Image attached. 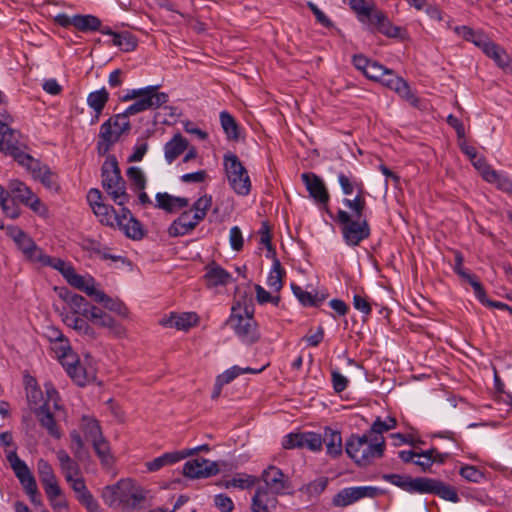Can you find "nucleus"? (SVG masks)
<instances>
[{
  "label": "nucleus",
  "instance_id": "nucleus-1",
  "mask_svg": "<svg viewBox=\"0 0 512 512\" xmlns=\"http://www.w3.org/2000/svg\"><path fill=\"white\" fill-rule=\"evenodd\" d=\"M338 183L344 195H352L353 199L343 198L346 210L338 209L334 222L338 224L344 243L349 247H357L371 235V227L365 215L366 199L364 183L349 169L337 172Z\"/></svg>",
  "mask_w": 512,
  "mask_h": 512
},
{
  "label": "nucleus",
  "instance_id": "nucleus-2",
  "mask_svg": "<svg viewBox=\"0 0 512 512\" xmlns=\"http://www.w3.org/2000/svg\"><path fill=\"white\" fill-rule=\"evenodd\" d=\"M385 440L383 436L370 437L367 433L363 435L351 434L345 442V451L356 465L368 466L376 458L384 455Z\"/></svg>",
  "mask_w": 512,
  "mask_h": 512
},
{
  "label": "nucleus",
  "instance_id": "nucleus-3",
  "mask_svg": "<svg viewBox=\"0 0 512 512\" xmlns=\"http://www.w3.org/2000/svg\"><path fill=\"white\" fill-rule=\"evenodd\" d=\"M254 305L251 301L237 300L231 307V314L226 321L240 340L247 344H253L260 339L258 325L254 319Z\"/></svg>",
  "mask_w": 512,
  "mask_h": 512
},
{
  "label": "nucleus",
  "instance_id": "nucleus-4",
  "mask_svg": "<svg viewBox=\"0 0 512 512\" xmlns=\"http://www.w3.org/2000/svg\"><path fill=\"white\" fill-rule=\"evenodd\" d=\"M158 85H150L139 89H129L125 94L119 96L121 102L135 100L125 111L126 114H138L147 110H155L166 104L169 95L158 91Z\"/></svg>",
  "mask_w": 512,
  "mask_h": 512
},
{
  "label": "nucleus",
  "instance_id": "nucleus-5",
  "mask_svg": "<svg viewBox=\"0 0 512 512\" xmlns=\"http://www.w3.org/2000/svg\"><path fill=\"white\" fill-rule=\"evenodd\" d=\"M133 115L126 114V111H124L111 116L101 125L99 140L96 146L99 155H106L123 134L129 133L131 130L129 117Z\"/></svg>",
  "mask_w": 512,
  "mask_h": 512
},
{
  "label": "nucleus",
  "instance_id": "nucleus-6",
  "mask_svg": "<svg viewBox=\"0 0 512 512\" xmlns=\"http://www.w3.org/2000/svg\"><path fill=\"white\" fill-rule=\"evenodd\" d=\"M102 186L117 205L129 201L125 181L121 176L118 161L114 155H108L101 168Z\"/></svg>",
  "mask_w": 512,
  "mask_h": 512
},
{
  "label": "nucleus",
  "instance_id": "nucleus-7",
  "mask_svg": "<svg viewBox=\"0 0 512 512\" xmlns=\"http://www.w3.org/2000/svg\"><path fill=\"white\" fill-rule=\"evenodd\" d=\"M223 165L231 189L239 196H247L251 191V180L247 169L236 154L227 152Z\"/></svg>",
  "mask_w": 512,
  "mask_h": 512
},
{
  "label": "nucleus",
  "instance_id": "nucleus-8",
  "mask_svg": "<svg viewBox=\"0 0 512 512\" xmlns=\"http://www.w3.org/2000/svg\"><path fill=\"white\" fill-rule=\"evenodd\" d=\"M7 459L31 502L40 504L41 499L37 483L27 464L15 452L10 453Z\"/></svg>",
  "mask_w": 512,
  "mask_h": 512
},
{
  "label": "nucleus",
  "instance_id": "nucleus-9",
  "mask_svg": "<svg viewBox=\"0 0 512 512\" xmlns=\"http://www.w3.org/2000/svg\"><path fill=\"white\" fill-rule=\"evenodd\" d=\"M27 149L28 146L22 134L0 121V153L15 160L23 150Z\"/></svg>",
  "mask_w": 512,
  "mask_h": 512
},
{
  "label": "nucleus",
  "instance_id": "nucleus-10",
  "mask_svg": "<svg viewBox=\"0 0 512 512\" xmlns=\"http://www.w3.org/2000/svg\"><path fill=\"white\" fill-rule=\"evenodd\" d=\"M302 181L309 193V196L316 204L322 206L327 215L334 220V215L328 207L330 194L323 179L313 172H305L301 175Z\"/></svg>",
  "mask_w": 512,
  "mask_h": 512
},
{
  "label": "nucleus",
  "instance_id": "nucleus-11",
  "mask_svg": "<svg viewBox=\"0 0 512 512\" xmlns=\"http://www.w3.org/2000/svg\"><path fill=\"white\" fill-rule=\"evenodd\" d=\"M284 449L307 448L313 452L322 450V435L312 431L287 434L282 441Z\"/></svg>",
  "mask_w": 512,
  "mask_h": 512
},
{
  "label": "nucleus",
  "instance_id": "nucleus-12",
  "mask_svg": "<svg viewBox=\"0 0 512 512\" xmlns=\"http://www.w3.org/2000/svg\"><path fill=\"white\" fill-rule=\"evenodd\" d=\"M378 489L372 486L347 487L341 489L332 499L335 507L349 506L362 498H373L377 495Z\"/></svg>",
  "mask_w": 512,
  "mask_h": 512
},
{
  "label": "nucleus",
  "instance_id": "nucleus-13",
  "mask_svg": "<svg viewBox=\"0 0 512 512\" xmlns=\"http://www.w3.org/2000/svg\"><path fill=\"white\" fill-rule=\"evenodd\" d=\"M218 473L217 462L204 458L189 460L183 466V475L190 479L208 478Z\"/></svg>",
  "mask_w": 512,
  "mask_h": 512
},
{
  "label": "nucleus",
  "instance_id": "nucleus-14",
  "mask_svg": "<svg viewBox=\"0 0 512 512\" xmlns=\"http://www.w3.org/2000/svg\"><path fill=\"white\" fill-rule=\"evenodd\" d=\"M261 480L265 483V487L263 488L272 496L284 494L289 488L288 478L282 470L276 466H269L263 470Z\"/></svg>",
  "mask_w": 512,
  "mask_h": 512
},
{
  "label": "nucleus",
  "instance_id": "nucleus-15",
  "mask_svg": "<svg viewBox=\"0 0 512 512\" xmlns=\"http://www.w3.org/2000/svg\"><path fill=\"white\" fill-rule=\"evenodd\" d=\"M420 494H433L453 503L460 501L457 490L453 486L434 478L424 477Z\"/></svg>",
  "mask_w": 512,
  "mask_h": 512
},
{
  "label": "nucleus",
  "instance_id": "nucleus-16",
  "mask_svg": "<svg viewBox=\"0 0 512 512\" xmlns=\"http://www.w3.org/2000/svg\"><path fill=\"white\" fill-rule=\"evenodd\" d=\"M378 81L387 88L394 90L400 97L404 98L412 105H418L419 99L411 91L409 84L392 70L386 69L385 75L383 78H379Z\"/></svg>",
  "mask_w": 512,
  "mask_h": 512
},
{
  "label": "nucleus",
  "instance_id": "nucleus-17",
  "mask_svg": "<svg viewBox=\"0 0 512 512\" xmlns=\"http://www.w3.org/2000/svg\"><path fill=\"white\" fill-rule=\"evenodd\" d=\"M12 194L14 199L19 200L25 206L31 208L34 212H39L41 200L32 190L22 181L14 179L8 184V195Z\"/></svg>",
  "mask_w": 512,
  "mask_h": 512
},
{
  "label": "nucleus",
  "instance_id": "nucleus-18",
  "mask_svg": "<svg viewBox=\"0 0 512 512\" xmlns=\"http://www.w3.org/2000/svg\"><path fill=\"white\" fill-rule=\"evenodd\" d=\"M87 319L99 327L107 328L110 333L117 337L125 335V328L111 315L97 306L90 308V314Z\"/></svg>",
  "mask_w": 512,
  "mask_h": 512
},
{
  "label": "nucleus",
  "instance_id": "nucleus-19",
  "mask_svg": "<svg viewBox=\"0 0 512 512\" xmlns=\"http://www.w3.org/2000/svg\"><path fill=\"white\" fill-rule=\"evenodd\" d=\"M56 457L59 462L60 470L68 484L75 481V479L83 477L79 465L80 461L75 457L72 458L66 450L59 449L56 452Z\"/></svg>",
  "mask_w": 512,
  "mask_h": 512
},
{
  "label": "nucleus",
  "instance_id": "nucleus-20",
  "mask_svg": "<svg viewBox=\"0 0 512 512\" xmlns=\"http://www.w3.org/2000/svg\"><path fill=\"white\" fill-rule=\"evenodd\" d=\"M200 222V219H194L192 210H186L171 223L168 228V234L171 237L187 235L192 232Z\"/></svg>",
  "mask_w": 512,
  "mask_h": 512
},
{
  "label": "nucleus",
  "instance_id": "nucleus-21",
  "mask_svg": "<svg viewBox=\"0 0 512 512\" xmlns=\"http://www.w3.org/2000/svg\"><path fill=\"white\" fill-rule=\"evenodd\" d=\"M454 261H455L454 266H453L454 272L458 276H460L463 280L467 281L472 286V288L474 290V294H475L476 298L479 300V302L483 301V297L486 294V291H485L483 285L481 284V282L478 280V278L475 275L467 272L463 268L464 257L461 252L455 253Z\"/></svg>",
  "mask_w": 512,
  "mask_h": 512
},
{
  "label": "nucleus",
  "instance_id": "nucleus-22",
  "mask_svg": "<svg viewBox=\"0 0 512 512\" xmlns=\"http://www.w3.org/2000/svg\"><path fill=\"white\" fill-rule=\"evenodd\" d=\"M382 479L389 482L408 493H419L421 492L422 483L424 477L412 478L407 475L400 474H384Z\"/></svg>",
  "mask_w": 512,
  "mask_h": 512
},
{
  "label": "nucleus",
  "instance_id": "nucleus-23",
  "mask_svg": "<svg viewBox=\"0 0 512 512\" xmlns=\"http://www.w3.org/2000/svg\"><path fill=\"white\" fill-rule=\"evenodd\" d=\"M40 425L46 429L47 433L55 438L60 439L62 433L60 431L59 426L56 423L54 415L49 410L47 403H44L39 408H36L34 411Z\"/></svg>",
  "mask_w": 512,
  "mask_h": 512
},
{
  "label": "nucleus",
  "instance_id": "nucleus-24",
  "mask_svg": "<svg viewBox=\"0 0 512 512\" xmlns=\"http://www.w3.org/2000/svg\"><path fill=\"white\" fill-rule=\"evenodd\" d=\"M277 503L276 496L270 495L264 488H257L252 497L251 512H272Z\"/></svg>",
  "mask_w": 512,
  "mask_h": 512
},
{
  "label": "nucleus",
  "instance_id": "nucleus-25",
  "mask_svg": "<svg viewBox=\"0 0 512 512\" xmlns=\"http://www.w3.org/2000/svg\"><path fill=\"white\" fill-rule=\"evenodd\" d=\"M188 140L181 134L176 133L165 145L164 156L168 164L173 163L188 148Z\"/></svg>",
  "mask_w": 512,
  "mask_h": 512
},
{
  "label": "nucleus",
  "instance_id": "nucleus-26",
  "mask_svg": "<svg viewBox=\"0 0 512 512\" xmlns=\"http://www.w3.org/2000/svg\"><path fill=\"white\" fill-rule=\"evenodd\" d=\"M322 439L326 446V453L332 458H337L343 453L342 436L340 431L325 427Z\"/></svg>",
  "mask_w": 512,
  "mask_h": 512
},
{
  "label": "nucleus",
  "instance_id": "nucleus-27",
  "mask_svg": "<svg viewBox=\"0 0 512 512\" xmlns=\"http://www.w3.org/2000/svg\"><path fill=\"white\" fill-rule=\"evenodd\" d=\"M155 199L156 207L168 213H173L176 210L186 208L189 205L188 198L172 196L167 192L157 193Z\"/></svg>",
  "mask_w": 512,
  "mask_h": 512
},
{
  "label": "nucleus",
  "instance_id": "nucleus-28",
  "mask_svg": "<svg viewBox=\"0 0 512 512\" xmlns=\"http://www.w3.org/2000/svg\"><path fill=\"white\" fill-rule=\"evenodd\" d=\"M204 278L208 287H217L227 285L232 276L220 265L212 263L206 266Z\"/></svg>",
  "mask_w": 512,
  "mask_h": 512
},
{
  "label": "nucleus",
  "instance_id": "nucleus-29",
  "mask_svg": "<svg viewBox=\"0 0 512 512\" xmlns=\"http://www.w3.org/2000/svg\"><path fill=\"white\" fill-rule=\"evenodd\" d=\"M91 444L102 467L104 469H110L115 463V458L111 452V447L108 440L102 436L91 442Z\"/></svg>",
  "mask_w": 512,
  "mask_h": 512
},
{
  "label": "nucleus",
  "instance_id": "nucleus-30",
  "mask_svg": "<svg viewBox=\"0 0 512 512\" xmlns=\"http://www.w3.org/2000/svg\"><path fill=\"white\" fill-rule=\"evenodd\" d=\"M66 273L67 275L64 278L71 286L83 291L89 297H93L94 294H96L98 289L94 287V279L92 277L86 279L82 275L77 274L74 267H72L71 270L66 271Z\"/></svg>",
  "mask_w": 512,
  "mask_h": 512
},
{
  "label": "nucleus",
  "instance_id": "nucleus-31",
  "mask_svg": "<svg viewBox=\"0 0 512 512\" xmlns=\"http://www.w3.org/2000/svg\"><path fill=\"white\" fill-rule=\"evenodd\" d=\"M187 454L188 453H182L180 451L166 452L161 456L146 462L145 466L149 472H155L165 466L175 464L185 459L187 457Z\"/></svg>",
  "mask_w": 512,
  "mask_h": 512
},
{
  "label": "nucleus",
  "instance_id": "nucleus-32",
  "mask_svg": "<svg viewBox=\"0 0 512 512\" xmlns=\"http://www.w3.org/2000/svg\"><path fill=\"white\" fill-rule=\"evenodd\" d=\"M199 321V316L195 312H184L181 314L172 313L166 320L165 325L174 327L178 330L187 331L193 326H196Z\"/></svg>",
  "mask_w": 512,
  "mask_h": 512
},
{
  "label": "nucleus",
  "instance_id": "nucleus-33",
  "mask_svg": "<svg viewBox=\"0 0 512 512\" xmlns=\"http://www.w3.org/2000/svg\"><path fill=\"white\" fill-rule=\"evenodd\" d=\"M60 296L72 308L73 312L79 313V315L86 319L90 314V308L95 306L89 303L82 295L70 291H65V293H61Z\"/></svg>",
  "mask_w": 512,
  "mask_h": 512
},
{
  "label": "nucleus",
  "instance_id": "nucleus-34",
  "mask_svg": "<svg viewBox=\"0 0 512 512\" xmlns=\"http://www.w3.org/2000/svg\"><path fill=\"white\" fill-rule=\"evenodd\" d=\"M125 480H120L115 485L105 486L102 490V499L108 506H114L116 503H123L127 501L126 494H124Z\"/></svg>",
  "mask_w": 512,
  "mask_h": 512
},
{
  "label": "nucleus",
  "instance_id": "nucleus-35",
  "mask_svg": "<svg viewBox=\"0 0 512 512\" xmlns=\"http://www.w3.org/2000/svg\"><path fill=\"white\" fill-rule=\"evenodd\" d=\"M92 298L95 302L103 304L104 308L109 311L115 312L122 317H127L128 308L118 299L109 297L101 290H97Z\"/></svg>",
  "mask_w": 512,
  "mask_h": 512
},
{
  "label": "nucleus",
  "instance_id": "nucleus-36",
  "mask_svg": "<svg viewBox=\"0 0 512 512\" xmlns=\"http://www.w3.org/2000/svg\"><path fill=\"white\" fill-rule=\"evenodd\" d=\"M80 429L83 432L85 439L90 442L104 436L98 420L88 415L82 416Z\"/></svg>",
  "mask_w": 512,
  "mask_h": 512
},
{
  "label": "nucleus",
  "instance_id": "nucleus-37",
  "mask_svg": "<svg viewBox=\"0 0 512 512\" xmlns=\"http://www.w3.org/2000/svg\"><path fill=\"white\" fill-rule=\"evenodd\" d=\"M69 437L71 440L70 449L73 456L79 461L89 459L90 453L80 432L74 429L69 433Z\"/></svg>",
  "mask_w": 512,
  "mask_h": 512
},
{
  "label": "nucleus",
  "instance_id": "nucleus-38",
  "mask_svg": "<svg viewBox=\"0 0 512 512\" xmlns=\"http://www.w3.org/2000/svg\"><path fill=\"white\" fill-rule=\"evenodd\" d=\"M220 123L226 137L232 141L240 139V127L235 118L227 111L220 113Z\"/></svg>",
  "mask_w": 512,
  "mask_h": 512
},
{
  "label": "nucleus",
  "instance_id": "nucleus-39",
  "mask_svg": "<svg viewBox=\"0 0 512 512\" xmlns=\"http://www.w3.org/2000/svg\"><path fill=\"white\" fill-rule=\"evenodd\" d=\"M15 161L28 170L34 179L42 172L43 167H47L46 164H42L39 160L33 158L26 150H23Z\"/></svg>",
  "mask_w": 512,
  "mask_h": 512
},
{
  "label": "nucleus",
  "instance_id": "nucleus-40",
  "mask_svg": "<svg viewBox=\"0 0 512 512\" xmlns=\"http://www.w3.org/2000/svg\"><path fill=\"white\" fill-rule=\"evenodd\" d=\"M109 101V93L105 87L93 91L87 96V104L94 113L102 114L107 102Z\"/></svg>",
  "mask_w": 512,
  "mask_h": 512
},
{
  "label": "nucleus",
  "instance_id": "nucleus-41",
  "mask_svg": "<svg viewBox=\"0 0 512 512\" xmlns=\"http://www.w3.org/2000/svg\"><path fill=\"white\" fill-rule=\"evenodd\" d=\"M75 21V29L84 33L97 31L98 29H100L101 26V20L98 17L91 14H76Z\"/></svg>",
  "mask_w": 512,
  "mask_h": 512
},
{
  "label": "nucleus",
  "instance_id": "nucleus-42",
  "mask_svg": "<svg viewBox=\"0 0 512 512\" xmlns=\"http://www.w3.org/2000/svg\"><path fill=\"white\" fill-rule=\"evenodd\" d=\"M291 289L299 302L306 307H319L324 298L318 297L317 294L313 295L311 292L304 291L300 286L292 283Z\"/></svg>",
  "mask_w": 512,
  "mask_h": 512
},
{
  "label": "nucleus",
  "instance_id": "nucleus-43",
  "mask_svg": "<svg viewBox=\"0 0 512 512\" xmlns=\"http://www.w3.org/2000/svg\"><path fill=\"white\" fill-rule=\"evenodd\" d=\"M259 482V478L246 473H237L230 480L226 481V488L250 489Z\"/></svg>",
  "mask_w": 512,
  "mask_h": 512
},
{
  "label": "nucleus",
  "instance_id": "nucleus-44",
  "mask_svg": "<svg viewBox=\"0 0 512 512\" xmlns=\"http://www.w3.org/2000/svg\"><path fill=\"white\" fill-rule=\"evenodd\" d=\"M455 31L458 35L462 36L465 40L472 42L479 48H483L487 42L489 41V38L484 35L483 33L479 31H475L472 28L468 26H460L456 27Z\"/></svg>",
  "mask_w": 512,
  "mask_h": 512
},
{
  "label": "nucleus",
  "instance_id": "nucleus-45",
  "mask_svg": "<svg viewBox=\"0 0 512 512\" xmlns=\"http://www.w3.org/2000/svg\"><path fill=\"white\" fill-rule=\"evenodd\" d=\"M15 243L27 258L37 260V256L41 250L38 249L34 240L27 233L23 232L22 235L16 239Z\"/></svg>",
  "mask_w": 512,
  "mask_h": 512
},
{
  "label": "nucleus",
  "instance_id": "nucleus-46",
  "mask_svg": "<svg viewBox=\"0 0 512 512\" xmlns=\"http://www.w3.org/2000/svg\"><path fill=\"white\" fill-rule=\"evenodd\" d=\"M68 375L76 382L79 386H85L88 382V376L85 369L80 365L78 358L72 357V362H66Z\"/></svg>",
  "mask_w": 512,
  "mask_h": 512
},
{
  "label": "nucleus",
  "instance_id": "nucleus-47",
  "mask_svg": "<svg viewBox=\"0 0 512 512\" xmlns=\"http://www.w3.org/2000/svg\"><path fill=\"white\" fill-rule=\"evenodd\" d=\"M285 274L284 269L281 267V263L277 257L273 258V267L267 278V285L278 292L283 287L282 277Z\"/></svg>",
  "mask_w": 512,
  "mask_h": 512
},
{
  "label": "nucleus",
  "instance_id": "nucleus-48",
  "mask_svg": "<svg viewBox=\"0 0 512 512\" xmlns=\"http://www.w3.org/2000/svg\"><path fill=\"white\" fill-rule=\"evenodd\" d=\"M37 261L43 264L44 266H50L57 271H59L63 277L67 275L66 271L71 270L73 267L71 264H68L64 260L56 257H51L39 251V255L37 256Z\"/></svg>",
  "mask_w": 512,
  "mask_h": 512
},
{
  "label": "nucleus",
  "instance_id": "nucleus-49",
  "mask_svg": "<svg viewBox=\"0 0 512 512\" xmlns=\"http://www.w3.org/2000/svg\"><path fill=\"white\" fill-rule=\"evenodd\" d=\"M112 43L125 52L133 51L137 47L136 37L128 31L115 34Z\"/></svg>",
  "mask_w": 512,
  "mask_h": 512
},
{
  "label": "nucleus",
  "instance_id": "nucleus-50",
  "mask_svg": "<svg viewBox=\"0 0 512 512\" xmlns=\"http://www.w3.org/2000/svg\"><path fill=\"white\" fill-rule=\"evenodd\" d=\"M119 227L124 231L127 237L133 240H140L145 235L140 221H138L134 216H131L124 225H120Z\"/></svg>",
  "mask_w": 512,
  "mask_h": 512
},
{
  "label": "nucleus",
  "instance_id": "nucleus-51",
  "mask_svg": "<svg viewBox=\"0 0 512 512\" xmlns=\"http://www.w3.org/2000/svg\"><path fill=\"white\" fill-rule=\"evenodd\" d=\"M486 175L488 177H486L485 181L495 184L498 189L506 193H512V180L509 177L498 173L496 170L490 171Z\"/></svg>",
  "mask_w": 512,
  "mask_h": 512
},
{
  "label": "nucleus",
  "instance_id": "nucleus-52",
  "mask_svg": "<svg viewBox=\"0 0 512 512\" xmlns=\"http://www.w3.org/2000/svg\"><path fill=\"white\" fill-rule=\"evenodd\" d=\"M125 484L126 489L123 490L124 494H126L127 501H123V504L135 507L145 499L143 491L136 488L130 480H125Z\"/></svg>",
  "mask_w": 512,
  "mask_h": 512
},
{
  "label": "nucleus",
  "instance_id": "nucleus-53",
  "mask_svg": "<svg viewBox=\"0 0 512 512\" xmlns=\"http://www.w3.org/2000/svg\"><path fill=\"white\" fill-rule=\"evenodd\" d=\"M212 205V196L205 194L204 196L198 198L192 205L190 210L194 211V219H200L201 221L205 219L207 212L211 208Z\"/></svg>",
  "mask_w": 512,
  "mask_h": 512
},
{
  "label": "nucleus",
  "instance_id": "nucleus-54",
  "mask_svg": "<svg viewBox=\"0 0 512 512\" xmlns=\"http://www.w3.org/2000/svg\"><path fill=\"white\" fill-rule=\"evenodd\" d=\"M92 210L102 224L113 226V213H115V209L112 206L101 202L95 205Z\"/></svg>",
  "mask_w": 512,
  "mask_h": 512
},
{
  "label": "nucleus",
  "instance_id": "nucleus-55",
  "mask_svg": "<svg viewBox=\"0 0 512 512\" xmlns=\"http://www.w3.org/2000/svg\"><path fill=\"white\" fill-rule=\"evenodd\" d=\"M483 52L490 58H492L499 66L506 65L507 56L505 52L492 41H488L487 44L482 48Z\"/></svg>",
  "mask_w": 512,
  "mask_h": 512
},
{
  "label": "nucleus",
  "instance_id": "nucleus-56",
  "mask_svg": "<svg viewBox=\"0 0 512 512\" xmlns=\"http://www.w3.org/2000/svg\"><path fill=\"white\" fill-rule=\"evenodd\" d=\"M260 244L264 245L267 249L266 257H276V251L271 243V227L267 221H263L259 229Z\"/></svg>",
  "mask_w": 512,
  "mask_h": 512
},
{
  "label": "nucleus",
  "instance_id": "nucleus-57",
  "mask_svg": "<svg viewBox=\"0 0 512 512\" xmlns=\"http://www.w3.org/2000/svg\"><path fill=\"white\" fill-rule=\"evenodd\" d=\"M387 15L375 7V5L371 8L369 14L365 16V23L368 25V28L372 32H376L380 25L385 21Z\"/></svg>",
  "mask_w": 512,
  "mask_h": 512
},
{
  "label": "nucleus",
  "instance_id": "nucleus-58",
  "mask_svg": "<svg viewBox=\"0 0 512 512\" xmlns=\"http://www.w3.org/2000/svg\"><path fill=\"white\" fill-rule=\"evenodd\" d=\"M35 180H39L49 190L58 191L60 188L57 175L48 166L42 168Z\"/></svg>",
  "mask_w": 512,
  "mask_h": 512
},
{
  "label": "nucleus",
  "instance_id": "nucleus-59",
  "mask_svg": "<svg viewBox=\"0 0 512 512\" xmlns=\"http://www.w3.org/2000/svg\"><path fill=\"white\" fill-rule=\"evenodd\" d=\"M52 344V350L55 352L58 359H67L75 356L67 337L59 341H55Z\"/></svg>",
  "mask_w": 512,
  "mask_h": 512
},
{
  "label": "nucleus",
  "instance_id": "nucleus-60",
  "mask_svg": "<svg viewBox=\"0 0 512 512\" xmlns=\"http://www.w3.org/2000/svg\"><path fill=\"white\" fill-rule=\"evenodd\" d=\"M350 8L354 11L357 19L361 23H365V16H367L374 6V4L367 5L365 0H346Z\"/></svg>",
  "mask_w": 512,
  "mask_h": 512
},
{
  "label": "nucleus",
  "instance_id": "nucleus-61",
  "mask_svg": "<svg viewBox=\"0 0 512 512\" xmlns=\"http://www.w3.org/2000/svg\"><path fill=\"white\" fill-rule=\"evenodd\" d=\"M459 474L469 482L480 483L484 479V473L473 465H464L460 468Z\"/></svg>",
  "mask_w": 512,
  "mask_h": 512
},
{
  "label": "nucleus",
  "instance_id": "nucleus-62",
  "mask_svg": "<svg viewBox=\"0 0 512 512\" xmlns=\"http://www.w3.org/2000/svg\"><path fill=\"white\" fill-rule=\"evenodd\" d=\"M37 471L41 484L57 479L52 466L44 459L38 460Z\"/></svg>",
  "mask_w": 512,
  "mask_h": 512
},
{
  "label": "nucleus",
  "instance_id": "nucleus-63",
  "mask_svg": "<svg viewBox=\"0 0 512 512\" xmlns=\"http://www.w3.org/2000/svg\"><path fill=\"white\" fill-rule=\"evenodd\" d=\"M376 32L381 33L388 38H403V29L399 26L393 25L388 17L385 18V21H383Z\"/></svg>",
  "mask_w": 512,
  "mask_h": 512
},
{
  "label": "nucleus",
  "instance_id": "nucleus-64",
  "mask_svg": "<svg viewBox=\"0 0 512 512\" xmlns=\"http://www.w3.org/2000/svg\"><path fill=\"white\" fill-rule=\"evenodd\" d=\"M76 323L77 324L74 330L79 335L87 338L88 340H95L97 338V333L94 330V328L88 323V319L82 316Z\"/></svg>",
  "mask_w": 512,
  "mask_h": 512
}]
</instances>
